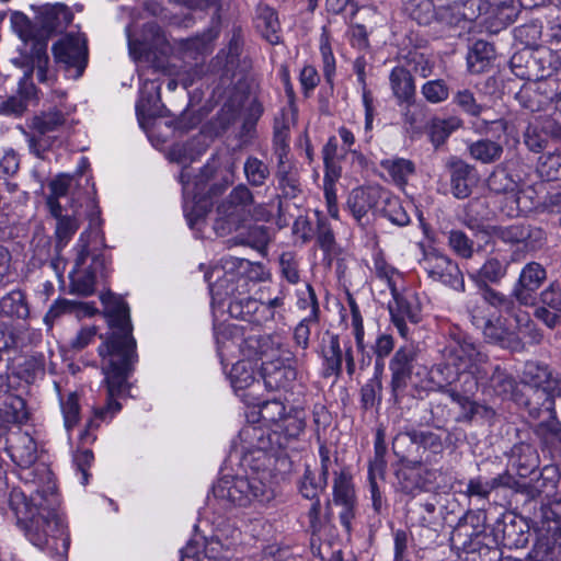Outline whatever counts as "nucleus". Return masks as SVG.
Returning <instances> with one entry per match:
<instances>
[{
	"instance_id": "nucleus-42",
	"label": "nucleus",
	"mask_w": 561,
	"mask_h": 561,
	"mask_svg": "<svg viewBox=\"0 0 561 561\" xmlns=\"http://www.w3.org/2000/svg\"><path fill=\"white\" fill-rule=\"evenodd\" d=\"M71 183L72 178L67 174H60L50 181L49 195L46 201L50 214H56L58 210L62 209L59 198L66 196Z\"/></svg>"
},
{
	"instance_id": "nucleus-51",
	"label": "nucleus",
	"mask_w": 561,
	"mask_h": 561,
	"mask_svg": "<svg viewBox=\"0 0 561 561\" xmlns=\"http://www.w3.org/2000/svg\"><path fill=\"white\" fill-rule=\"evenodd\" d=\"M243 172L252 186H262L270 176L268 167L256 157H249L245 160Z\"/></svg>"
},
{
	"instance_id": "nucleus-6",
	"label": "nucleus",
	"mask_w": 561,
	"mask_h": 561,
	"mask_svg": "<svg viewBox=\"0 0 561 561\" xmlns=\"http://www.w3.org/2000/svg\"><path fill=\"white\" fill-rule=\"evenodd\" d=\"M245 477L226 476L213 488L214 497L224 506H264L275 497L271 471L252 467Z\"/></svg>"
},
{
	"instance_id": "nucleus-40",
	"label": "nucleus",
	"mask_w": 561,
	"mask_h": 561,
	"mask_svg": "<svg viewBox=\"0 0 561 561\" xmlns=\"http://www.w3.org/2000/svg\"><path fill=\"white\" fill-rule=\"evenodd\" d=\"M494 55L493 46L484 41H477L467 56L468 68L473 73L482 72Z\"/></svg>"
},
{
	"instance_id": "nucleus-47",
	"label": "nucleus",
	"mask_w": 561,
	"mask_h": 561,
	"mask_svg": "<svg viewBox=\"0 0 561 561\" xmlns=\"http://www.w3.org/2000/svg\"><path fill=\"white\" fill-rule=\"evenodd\" d=\"M327 488L325 481L316 477V473L306 466L305 472L298 481L299 493L308 500L319 497V494Z\"/></svg>"
},
{
	"instance_id": "nucleus-2",
	"label": "nucleus",
	"mask_w": 561,
	"mask_h": 561,
	"mask_svg": "<svg viewBox=\"0 0 561 561\" xmlns=\"http://www.w3.org/2000/svg\"><path fill=\"white\" fill-rule=\"evenodd\" d=\"M9 505L34 546L49 552L58 551L59 547L68 548L67 527L57 513L59 499L53 490H37L27 496L25 491L13 489L9 495Z\"/></svg>"
},
{
	"instance_id": "nucleus-48",
	"label": "nucleus",
	"mask_w": 561,
	"mask_h": 561,
	"mask_svg": "<svg viewBox=\"0 0 561 561\" xmlns=\"http://www.w3.org/2000/svg\"><path fill=\"white\" fill-rule=\"evenodd\" d=\"M374 268L377 277L386 282L390 293L396 294L398 284L402 279L401 273L389 265L379 253L374 256Z\"/></svg>"
},
{
	"instance_id": "nucleus-8",
	"label": "nucleus",
	"mask_w": 561,
	"mask_h": 561,
	"mask_svg": "<svg viewBox=\"0 0 561 561\" xmlns=\"http://www.w3.org/2000/svg\"><path fill=\"white\" fill-rule=\"evenodd\" d=\"M419 351L413 345L400 346L389 362L391 373V391L396 399L402 396L408 386L414 385L425 390L422 385L430 381V371L417 363Z\"/></svg>"
},
{
	"instance_id": "nucleus-55",
	"label": "nucleus",
	"mask_w": 561,
	"mask_h": 561,
	"mask_svg": "<svg viewBox=\"0 0 561 561\" xmlns=\"http://www.w3.org/2000/svg\"><path fill=\"white\" fill-rule=\"evenodd\" d=\"M319 318H316V313L312 316H305L295 327L294 329V342L295 344L302 348L307 350L309 347L311 328L318 324Z\"/></svg>"
},
{
	"instance_id": "nucleus-23",
	"label": "nucleus",
	"mask_w": 561,
	"mask_h": 561,
	"mask_svg": "<svg viewBox=\"0 0 561 561\" xmlns=\"http://www.w3.org/2000/svg\"><path fill=\"white\" fill-rule=\"evenodd\" d=\"M542 230L530 226L514 224L499 227L496 236L507 243H524L528 249H535L542 241Z\"/></svg>"
},
{
	"instance_id": "nucleus-53",
	"label": "nucleus",
	"mask_w": 561,
	"mask_h": 561,
	"mask_svg": "<svg viewBox=\"0 0 561 561\" xmlns=\"http://www.w3.org/2000/svg\"><path fill=\"white\" fill-rule=\"evenodd\" d=\"M482 290V299L484 304L494 307L499 311L512 312L515 308V301L512 297L493 289L492 287L479 288Z\"/></svg>"
},
{
	"instance_id": "nucleus-28",
	"label": "nucleus",
	"mask_w": 561,
	"mask_h": 561,
	"mask_svg": "<svg viewBox=\"0 0 561 561\" xmlns=\"http://www.w3.org/2000/svg\"><path fill=\"white\" fill-rule=\"evenodd\" d=\"M471 5H477L485 14L496 16L505 24L512 23L522 5V0H470Z\"/></svg>"
},
{
	"instance_id": "nucleus-11",
	"label": "nucleus",
	"mask_w": 561,
	"mask_h": 561,
	"mask_svg": "<svg viewBox=\"0 0 561 561\" xmlns=\"http://www.w3.org/2000/svg\"><path fill=\"white\" fill-rule=\"evenodd\" d=\"M474 516H466L454 528L450 535L451 547L459 551L461 561H480L488 554H497L483 543V526L474 525Z\"/></svg>"
},
{
	"instance_id": "nucleus-24",
	"label": "nucleus",
	"mask_w": 561,
	"mask_h": 561,
	"mask_svg": "<svg viewBox=\"0 0 561 561\" xmlns=\"http://www.w3.org/2000/svg\"><path fill=\"white\" fill-rule=\"evenodd\" d=\"M389 83L399 105H411L415 98V83L411 72L402 66L394 67L389 73Z\"/></svg>"
},
{
	"instance_id": "nucleus-25",
	"label": "nucleus",
	"mask_w": 561,
	"mask_h": 561,
	"mask_svg": "<svg viewBox=\"0 0 561 561\" xmlns=\"http://www.w3.org/2000/svg\"><path fill=\"white\" fill-rule=\"evenodd\" d=\"M451 168V192L457 198H466L471 194L476 181V170L469 163L454 159Z\"/></svg>"
},
{
	"instance_id": "nucleus-44",
	"label": "nucleus",
	"mask_w": 561,
	"mask_h": 561,
	"mask_svg": "<svg viewBox=\"0 0 561 561\" xmlns=\"http://www.w3.org/2000/svg\"><path fill=\"white\" fill-rule=\"evenodd\" d=\"M0 312L8 317L24 319L28 316V307L21 291H11L0 300Z\"/></svg>"
},
{
	"instance_id": "nucleus-13",
	"label": "nucleus",
	"mask_w": 561,
	"mask_h": 561,
	"mask_svg": "<svg viewBox=\"0 0 561 561\" xmlns=\"http://www.w3.org/2000/svg\"><path fill=\"white\" fill-rule=\"evenodd\" d=\"M421 266L433 280L443 283L458 291H465V279L457 263L448 256L431 250L424 253Z\"/></svg>"
},
{
	"instance_id": "nucleus-57",
	"label": "nucleus",
	"mask_w": 561,
	"mask_h": 561,
	"mask_svg": "<svg viewBox=\"0 0 561 561\" xmlns=\"http://www.w3.org/2000/svg\"><path fill=\"white\" fill-rule=\"evenodd\" d=\"M218 219L231 226H237L245 220L248 215L241 210L231 199L227 197L217 207Z\"/></svg>"
},
{
	"instance_id": "nucleus-38",
	"label": "nucleus",
	"mask_w": 561,
	"mask_h": 561,
	"mask_svg": "<svg viewBox=\"0 0 561 561\" xmlns=\"http://www.w3.org/2000/svg\"><path fill=\"white\" fill-rule=\"evenodd\" d=\"M553 378L547 365L529 362L524 367L523 381L531 387L541 388L545 392L550 389Z\"/></svg>"
},
{
	"instance_id": "nucleus-49",
	"label": "nucleus",
	"mask_w": 561,
	"mask_h": 561,
	"mask_svg": "<svg viewBox=\"0 0 561 561\" xmlns=\"http://www.w3.org/2000/svg\"><path fill=\"white\" fill-rule=\"evenodd\" d=\"M461 121L451 117L448 119L434 121L430 127V138L432 144L437 148L443 145L453 131L458 129Z\"/></svg>"
},
{
	"instance_id": "nucleus-30",
	"label": "nucleus",
	"mask_w": 561,
	"mask_h": 561,
	"mask_svg": "<svg viewBox=\"0 0 561 561\" xmlns=\"http://www.w3.org/2000/svg\"><path fill=\"white\" fill-rule=\"evenodd\" d=\"M243 47V37L240 28H233L228 45L217 55V64L221 65L226 73L232 76L241 65V53Z\"/></svg>"
},
{
	"instance_id": "nucleus-5",
	"label": "nucleus",
	"mask_w": 561,
	"mask_h": 561,
	"mask_svg": "<svg viewBox=\"0 0 561 561\" xmlns=\"http://www.w3.org/2000/svg\"><path fill=\"white\" fill-rule=\"evenodd\" d=\"M217 352L221 363L229 362L238 356L247 363L265 360L279 355L291 358L293 352L276 334H248L243 335L238 328H229L217 334Z\"/></svg>"
},
{
	"instance_id": "nucleus-14",
	"label": "nucleus",
	"mask_w": 561,
	"mask_h": 561,
	"mask_svg": "<svg viewBox=\"0 0 561 561\" xmlns=\"http://www.w3.org/2000/svg\"><path fill=\"white\" fill-rule=\"evenodd\" d=\"M54 57L79 78L88 64L87 38L82 34H68L53 46Z\"/></svg>"
},
{
	"instance_id": "nucleus-64",
	"label": "nucleus",
	"mask_w": 561,
	"mask_h": 561,
	"mask_svg": "<svg viewBox=\"0 0 561 561\" xmlns=\"http://www.w3.org/2000/svg\"><path fill=\"white\" fill-rule=\"evenodd\" d=\"M542 518L554 523V530L561 528V497L552 496L541 507Z\"/></svg>"
},
{
	"instance_id": "nucleus-10",
	"label": "nucleus",
	"mask_w": 561,
	"mask_h": 561,
	"mask_svg": "<svg viewBox=\"0 0 561 561\" xmlns=\"http://www.w3.org/2000/svg\"><path fill=\"white\" fill-rule=\"evenodd\" d=\"M515 319L518 332H514L506 328L501 317H497L495 320L490 319L480 330L488 342L499 344L502 347L510 348L512 351L523 350L524 345L522 340L525 336H529L534 343L540 342L541 334L535 329L528 313H516Z\"/></svg>"
},
{
	"instance_id": "nucleus-43",
	"label": "nucleus",
	"mask_w": 561,
	"mask_h": 561,
	"mask_svg": "<svg viewBox=\"0 0 561 561\" xmlns=\"http://www.w3.org/2000/svg\"><path fill=\"white\" fill-rule=\"evenodd\" d=\"M490 387L500 396L510 394L515 387L514 378L500 366L490 367L488 364V377L481 383L488 382Z\"/></svg>"
},
{
	"instance_id": "nucleus-39",
	"label": "nucleus",
	"mask_w": 561,
	"mask_h": 561,
	"mask_svg": "<svg viewBox=\"0 0 561 561\" xmlns=\"http://www.w3.org/2000/svg\"><path fill=\"white\" fill-rule=\"evenodd\" d=\"M488 185L491 191L499 194L511 195L518 202L517 194L520 192V183L513 179L506 170L497 169L493 171L488 180Z\"/></svg>"
},
{
	"instance_id": "nucleus-35",
	"label": "nucleus",
	"mask_w": 561,
	"mask_h": 561,
	"mask_svg": "<svg viewBox=\"0 0 561 561\" xmlns=\"http://www.w3.org/2000/svg\"><path fill=\"white\" fill-rule=\"evenodd\" d=\"M512 477L507 472L499 474L490 480H483L481 477L472 478L467 483L465 494L469 497L476 496L486 500L490 493L500 486H510Z\"/></svg>"
},
{
	"instance_id": "nucleus-63",
	"label": "nucleus",
	"mask_w": 561,
	"mask_h": 561,
	"mask_svg": "<svg viewBox=\"0 0 561 561\" xmlns=\"http://www.w3.org/2000/svg\"><path fill=\"white\" fill-rule=\"evenodd\" d=\"M279 266L282 275L290 284H297L300 279L298 263L293 252H284L279 256Z\"/></svg>"
},
{
	"instance_id": "nucleus-58",
	"label": "nucleus",
	"mask_w": 561,
	"mask_h": 561,
	"mask_svg": "<svg viewBox=\"0 0 561 561\" xmlns=\"http://www.w3.org/2000/svg\"><path fill=\"white\" fill-rule=\"evenodd\" d=\"M61 411L67 431L73 428L79 421V399L77 393L70 392L65 400H61Z\"/></svg>"
},
{
	"instance_id": "nucleus-34",
	"label": "nucleus",
	"mask_w": 561,
	"mask_h": 561,
	"mask_svg": "<svg viewBox=\"0 0 561 561\" xmlns=\"http://www.w3.org/2000/svg\"><path fill=\"white\" fill-rule=\"evenodd\" d=\"M537 449L529 444H518L512 450V465L518 476L527 477L539 467Z\"/></svg>"
},
{
	"instance_id": "nucleus-37",
	"label": "nucleus",
	"mask_w": 561,
	"mask_h": 561,
	"mask_svg": "<svg viewBox=\"0 0 561 561\" xmlns=\"http://www.w3.org/2000/svg\"><path fill=\"white\" fill-rule=\"evenodd\" d=\"M94 308L88 304L77 302L68 299L56 300L45 314L44 321L47 325L51 327L54 321L65 313H83L84 316H92Z\"/></svg>"
},
{
	"instance_id": "nucleus-45",
	"label": "nucleus",
	"mask_w": 561,
	"mask_h": 561,
	"mask_svg": "<svg viewBox=\"0 0 561 561\" xmlns=\"http://www.w3.org/2000/svg\"><path fill=\"white\" fill-rule=\"evenodd\" d=\"M65 124V115L61 110L54 108L48 112H43L32 119L31 127L41 135L56 130Z\"/></svg>"
},
{
	"instance_id": "nucleus-3",
	"label": "nucleus",
	"mask_w": 561,
	"mask_h": 561,
	"mask_svg": "<svg viewBox=\"0 0 561 561\" xmlns=\"http://www.w3.org/2000/svg\"><path fill=\"white\" fill-rule=\"evenodd\" d=\"M443 362L430 370L426 391L439 390L456 381L465 394L474 393L488 377V356L472 337L461 331L450 333L442 352Z\"/></svg>"
},
{
	"instance_id": "nucleus-41",
	"label": "nucleus",
	"mask_w": 561,
	"mask_h": 561,
	"mask_svg": "<svg viewBox=\"0 0 561 561\" xmlns=\"http://www.w3.org/2000/svg\"><path fill=\"white\" fill-rule=\"evenodd\" d=\"M380 165L399 185H404L409 176L415 171L414 163L404 158L386 159L380 162Z\"/></svg>"
},
{
	"instance_id": "nucleus-31",
	"label": "nucleus",
	"mask_w": 561,
	"mask_h": 561,
	"mask_svg": "<svg viewBox=\"0 0 561 561\" xmlns=\"http://www.w3.org/2000/svg\"><path fill=\"white\" fill-rule=\"evenodd\" d=\"M347 302L350 312L342 314V323L344 329L348 330L354 337L357 351L363 353L366 350L364 318L359 306L352 296L348 297Z\"/></svg>"
},
{
	"instance_id": "nucleus-32",
	"label": "nucleus",
	"mask_w": 561,
	"mask_h": 561,
	"mask_svg": "<svg viewBox=\"0 0 561 561\" xmlns=\"http://www.w3.org/2000/svg\"><path fill=\"white\" fill-rule=\"evenodd\" d=\"M71 207L73 208L72 215H62V209L58 210L56 214H51V216L57 220L55 237L56 248L58 250L64 249L69 243L80 226V211L73 204H71Z\"/></svg>"
},
{
	"instance_id": "nucleus-33",
	"label": "nucleus",
	"mask_w": 561,
	"mask_h": 561,
	"mask_svg": "<svg viewBox=\"0 0 561 561\" xmlns=\"http://www.w3.org/2000/svg\"><path fill=\"white\" fill-rule=\"evenodd\" d=\"M12 460L22 468H28L37 459V445L27 433H19L10 447Z\"/></svg>"
},
{
	"instance_id": "nucleus-16",
	"label": "nucleus",
	"mask_w": 561,
	"mask_h": 561,
	"mask_svg": "<svg viewBox=\"0 0 561 561\" xmlns=\"http://www.w3.org/2000/svg\"><path fill=\"white\" fill-rule=\"evenodd\" d=\"M293 358L276 355L262 362L261 376L267 390L286 389L296 379V368L290 364Z\"/></svg>"
},
{
	"instance_id": "nucleus-18",
	"label": "nucleus",
	"mask_w": 561,
	"mask_h": 561,
	"mask_svg": "<svg viewBox=\"0 0 561 561\" xmlns=\"http://www.w3.org/2000/svg\"><path fill=\"white\" fill-rule=\"evenodd\" d=\"M547 278L545 267L538 262L527 263L520 271L512 295L522 305L534 302V294Z\"/></svg>"
},
{
	"instance_id": "nucleus-56",
	"label": "nucleus",
	"mask_w": 561,
	"mask_h": 561,
	"mask_svg": "<svg viewBox=\"0 0 561 561\" xmlns=\"http://www.w3.org/2000/svg\"><path fill=\"white\" fill-rule=\"evenodd\" d=\"M259 20L264 26V35L266 39L272 44H276L279 38L277 35L279 30L277 13L272 8L263 7L260 10Z\"/></svg>"
},
{
	"instance_id": "nucleus-17",
	"label": "nucleus",
	"mask_w": 561,
	"mask_h": 561,
	"mask_svg": "<svg viewBox=\"0 0 561 561\" xmlns=\"http://www.w3.org/2000/svg\"><path fill=\"white\" fill-rule=\"evenodd\" d=\"M385 190L378 186L354 188L347 198V208L354 219L360 225L369 222L368 214L376 210L382 202Z\"/></svg>"
},
{
	"instance_id": "nucleus-50",
	"label": "nucleus",
	"mask_w": 561,
	"mask_h": 561,
	"mask_svg": "<svg viewBox=\"0 0 561 561\" xmlns=\"http://www.w3.org/2000/svg\"><path fill=\"white\" fill-rule=\"evenodd\" d=\"M381 203L385 204L381 210L391 222L398 226H405L410 222V217L399 199L389 192L385 191Z\"/></svg>"
},
{
	"instance_id": "nucleus-36",
	"label": "nucleus",
	"mask_w": 561,
	"mask_h": 561,
	"mask_svg": "<svg viewBox=\"0 0 561 561\" xmlns=\"http://www.w3.org/2000/svg\"><path fill=\"white\" fill-rule=\"evenodd\" d=\"M42 27L48 32H58L71 21V14L65 4L56 3L44 9L41 15Z\"/></svg>"
},
{
	"instance_id": "nucleus-4",
	"label": "nucleus",
	"mask_w": 561,
	"mask_h": 561,
	"mask_svg": "<svg viewBox=\"0 0 561 561\" xmlns=\"http://www.w3.org/2000/svg\"><path fill=\"white\" fill-rule=\"evenodd\" d=\"M257 407V421L262 426L268 428L272 434L268 435L267 442L261 438V431L253 428V435L259 438L257 443V460L263 463L271 462L268 451L274 448H285L289 440L297 438L305 428V412L297 408H287L279 400L265 401L255 404Z\"/></svg>"
},
{
	"instance_id": "nucleus-29",
	"label": "nucleus",
	"mask_w": 561,
	"mask_h": 561,
	"mask_svg": "<svg viewBox=\"0 0 561 561\" xmlns=\"http://www.w3.org/2000/svg\"><path fill=\"white\" fill-rule=\"evenodd\" d=\"M467 150L472 160L482 164H492L501 160L504 147L500 141L482 138L469 142Z\"/></svg>"
},
{
	"instance_id": "nucleus-61",
	"label": "nucleus",
	"mask_w": 561,
	"mask_h": 561,
	"mask_svg": "<svg viewBox=\"0 0 561 561\" xmlns=\"http://www.w3.org/2000/svg\"><path fill=\"white\" fill-rule=\"evenodd\" d=\"M320 54L323 62V75L328 82H332L335 73V58L331 47L328 34L323 33L320 37Z\"/></svg>"
},
{
	"instance_id": "nucleus-9",
	"label": "nucleus",
	"mask_w": 561,
	"mask_h": 561,
	"mask_svg": "<svg viewBox=\"0 0 561 561\" xmlns=\"http://www.w3.org/2000/svg\"><path fill=\"white\" fill-rule=\"evenodd\" d=\"M88 239L89 233L83 231L73 248V266L69 272L72 291L82 296L94 291L98 276H103L105 271V257L89 251Z\"/></svg>"
},
{
	"instance_id": "nucleus-22",
	"label": "nucleus",
	"mask_w": 561,
	"mask_h": 561,
	"mask_svg": "<svg viewBox=\"0 0 561 561\" xmlns=\"http://www.w3.org/2000/svg\"><path fill=\"white\" fill-rule=\"evenodd\" d=\"M508 266L510 262L505 257L490 256L479 270L469 273V278L478 288L497 285L507 275Z\"/></svg>"
},
{
	"instance_id": "nucleus-20",
	"label": "nucleus",
	"mask_w": 561,
	"mask_h": 561,
	"mask_svg": "<svg viewBox=\"0 0 561 561\" xmlns=\"http://www.w3.org/2000/svg\"><path fill=\"white\" fill-rule=\"evenodd\" d=\"M229 379L236 393L245 404H255L256 397L253 388H259L260 382L255 380L254 369L250 363L238 360L232 365Z\"/></svg>"
},
{
	"instance_id": "nucleus-19",
	"label": "nucleus",
	"mask_w": 561,
	"mask_h": 561,
	"mask_svg": "<svg viewBox=\"0 0 561 561\" xmlns=\"http://www.w3.org/2000/svg\"><path fill=\"white\" fill-rule=\"evenodd\" d=\"M231 296L228 305V312L232 318L240 319L250 323L261 325L264 323V317H261V301L249 296L239 295L233 285H225L221 289V296ZM221 300L222 297H213V300Z\"/></svg>"
},
{
	"instance_id": "nucleus-52",
	"label": "nucleus",
	"mask_w": 561,
	"mask_h": 561,
	"mask_svg": "<svg viewBox=\"0 0 561 561\" xmlns=\"http://www.w3.org/2000/svg\"><path fill=\"white\" fill-rule=\"evenodd\" d=\"M559 482V474L554 467H545L540 473V478L536 480L534 490L536 495H543L547 500L556 493ZM535 496V494L533 495Z\"/></svg>"
},
{
	"instance_id": "nucleus-1",
	"label": "nucleus",
	"mask_w": 561,
	"mask_h": 561,
	"mask_svg": "<svg viewBox=\"0 0 561 561\" xmlns=\"http://www.w3.org/2000/svg\"><path fill=\"white\" fill-rule=\"evenodd\" d=\"M101 300L112 329L107 340L98 348L104 374L102 385L105 389V403L93 405V419L80 434L83 445L95 440L91 430L99 426L96 421L108 422L121 411L122 405L118 399L127 392V380L138 359L128 305L123 298L113 294L102 295Z\"/></svg>"
},
{
	"instance_id": "nucleus-12",
	"label": "nucleus",
	"mask_w": 561,
	"mask_h": 561,
	"mask_svg": "<svg viewBox=\"0 0 561 561\" xmlns=\"http://www.w3.org/2000/svg\"><path fill=\"white\" fill-rule=\"evenodd\" d=\"M322 358V376L324 378H339L342 374V364L345 362L346 371L352 376L355 371V358L353 346L350 341L341 347L339 334L327 332L320 345Z\"/></svg>"
},
{
	"instance_id": "nucleus-59",
	"label": "nucleus",
	"mask_w": 561,
	"mask_h": 561,
	"mask_svg": "<svg viewBox=\"0 0 561 561\" xmlns=\"http://www.w3.org/2000/svg\"><path fill=\"white\" fill-rule=\"evenodd\" d=\"M422 94L431 103H440L448 99L449 89L444 80H431L422 85Z\"/></svg>"
},
{
	"instance_id": "nucleus-7",
	"label": "nucleus",
	"mask_w": 561,
	"mask_h": 561,
	"mask_svg": "<svg viewBox=\"0 0 561 561\" xmlns=\"http://www.w3.org/2000/svg\"><path fill=\"white\" fill-rule=\"evenodd\" d=\"M270 277L271 273L264 264L236 256L222 257L220 266H215L205 274L214 298L221 297V289L225 285H233L239 295H245L250 293V283L265 282Z\"/></svg>"
},
{
	"instance_id": "nucleus-27",
	"label": "nucleus",
	"mask_w": 561,
	"mask_h": 561,
	"mask_svg": "<svg viewBox=\"0 0 561 561\" xmlns=\"http://www.w3.org/2000/svg\"><path fill=\"white\" fill-rule=\"evenodd\" d=\"M317 216V231L316 242L317 245L323 252V261L330 266L333 260L341 253V249L336 243L334 232L329 221L321 215L320 211H316Z\"/></svg>"
},
{
	"instance_id": "nucleus-54",
	"label": "nucleus",
	"mask_w": 561,
	"mask_h": 561,
	"mask_svg": "<svg viewBox=\"0 0 561 561\" xmlns=\"http://www.w3.org/2000/svg\"><path fill=\"white\" fill-rule=\"evenodd\" d=\"M391 295L396 302L394 313L408 318L413 323H417L421 320L420 308L413 304L412 297L400 294L399 289H396V294Z\"/></svg>"
},
{
	"instance_id": "nucleus-46",
	"label": "nucleus",
	"mask_w": 561,
	"mask_h": 561,
	"mask_svg": "<svg viewBox=\"0 0 561 561\" xmlns=\"http://www.w3.org/2000/svg\"><path fill=\"white\" fill-rule=\"evenodd\" d=\"M536 171L543 181H557L561 178V157L547 152L539 157Z\"/></svg>"
},
{
	"instance_id": "nucleus-26",
	"label": "nucleus",
	"mask_w": 561,
	"mask_h": 561,
	"mask_svg": "<svg viewBox=\"0 0 561 561\" xmlns=\"http://www.w3.org/2000/svg\"><path fill=\"white\" fill-rule=\"evenodd\" d=\"M160 112V85L154 81H146L140 89V98L136 103L138 122L144 127L146 118L153 117Z\"/></svg>"
},
{
	"instance_id": "nucleus-15",
	"label": "nucleus",
	"mask_w": 561,
	"mask_h": 561,
	"mask_svg": "<svg viewBox=\"0 0 561 561\" xmlns=\"http://www.w3.org/2000/svg\"><path fill=\"white\" fill-rule=\"evenodd\" d=\"M332 489L334 504L342 507L340 512L341 524L350 531L352 520L355 517L357 499L353 478L348 470L343 468L340 471H334Z\"/></svg>"
},
{
	"instance_id": "nucleus-62",
	"label": "nucleus",
	"mask_w": 561,
	"mask_h": 561,
	"mask_svg": "<svg viewBox=\"0 0 561 561\" xmlns=\"http://www.w3.org/2000/svg\"><path fill=\"white\" fill-rule=\"evenodd\" d=\"M448 243L450 248L461 257L469 259L473 253V242L460 230H453L449 233Z\"/></svg>"
},
{
	"instance_id": "nucleus-21",
	"label": "nucleus",
	"mask_w": 561,
	"mask_h": 561,
	"mask_svg": "<svg viewBox=\"0 0 561 561\" xmlns=\"http://www.w3.org/2000/svg\"><path fill=\"white\" fill-rule=\"evenodd\" d=\"M554 80L539 81L536 83L534 90L526 89L523 91V96H528V102L525 104L527 108L533 112L542 111L551 103H554L556 113L561 117V92L554 94Z\"/></svg>"
},
{
	"instance_id": "nucleus-60",
	"label": "nucleus",
	"mask_w": 561,
	"mask_h": 561,
	"mask_svg": "<svg viewBox=\"0 0 561 561\" xmlns=\"http://www.w3.org/2000/svg\"><path fill=\"white\" fill-rule=\"evenodd\" d=\"M411 442L417 444L433 453H439L443 448L442 438L439 435L430 431H411L408 433Z\"/></svg>"
}]
</instances>
